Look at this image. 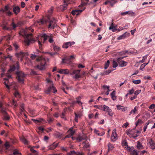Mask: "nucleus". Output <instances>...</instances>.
<instances>
[{
  "label": "nucleus",
  "instance_id": "a19ab883",
  "mask_svg": "<svg viewBox=\"0 0 155 155\" xmlns=\"http://www.w3.org/2000/svg\"><path fill=\"white\" fill-rule=\"evenodd\" d=\"M87 3L88 2H85L83 1L82 0L81 4L79 6V7H82V6H85L86 5H87Z\"/></svg>",
  "mask_w": 155,
  "mask_h": 155
},
{
  "label": "nucleus",
  "instance_id": "cd10ccee",
  "mask_svg": "<svg viewBox=\"0 0 155 155\" xmlns=\"http://www.w3.org/2000/svg\"><path fill=\"white\" fill-rule=\"evenodd\" d=\"M83 143L84 144V145L83 147V149L84 150H85L86 148L89 147L90 146V144L89 143H87L86 141L83 142Z\"/></svg>",
  "mask_w": 155,
  "mask_h": 155
},
{
  "label": "nucleus",
  "instance_id": "a211bd4d",
  "mask_svg": "<svg viewBox=\"0 0 155 155\" xmlns=\"http://www.w3.org/2000/svg\"><path fill=\"white\" fill-rule=\"evenodd\" d=\"M20 8L18 6H15L13 8V12L16 15L20 12Z\"/></svg>",
  "mask_w": 155,
  "mask_h": 155
},
{
  "label": "nucleus",
  "instance_id": "69168bd1",
  "mask_svg": "<svg viewBox=\"0 0 155 155\" xmlns=\"http://www.w3.org/2000/svg\"><path fill=\"white\" fill-rule=\"evenodd\" d=\"M31 74L32 75H35L37 74V73L33 70H31Z\"/></svg>",
  "mask_w": 155,
  "mask_h": 155
},
{
  "label": "nucleus",
  "instance_id": "5fc2aeb1",
  "mask_svg": "<svg viewBox=\"0 0 155 155\" xmlns=\"http://www.w3.org/2000/svg\"><path fill=\"white\" fill-rule=\"evenodd\" d=\"M12 104L13 105H14L15 108L17 106L16 102L14 99H13Z\"/></svg>",
  "mask_w": 155,
  "mask_h": 155
},
{
  "label": "nucleus",
  "instance_id": "423d86ee",
  "mask_svg": "<svg viewBox=\"0 0 155 155\" xmlns=\"http://www.w3.org/2000/svg\"><path fill=\"white\" fill-rule=\"evenodd\" d=\"M80 70H74L72 72H71L70 74L71 75H74V76H73V78H75L76 79H77L81 77V76L80 75Z\"/></svg>",
  "mask_w": 155,
  "mask_h": 155
},
{
  "label": "nucleus",
  "instance_id": "f3484780",
  "mask_svg": "<svg viewBox=\"0 0 155 155\" xmlns=\"http://www.w3.org/2000/svg\"><path fill=\"white\" fill-rule=\"evenodd\" d=\"M58 72L59 73L64 74H68L69 73V71L68 69H61Z\"/></svg>",
  "mask_w": 155,
  "mask_h": 155
},
{
  "label": "nucleus",
  "instance_id": "a18cd8bd",
  "mask_svg": "<svg viewBox=\"0 0 155 155\" xmlns=\"http://www.w3.org/2000/svg\"><path fill=\"white\" fill-rule=\"evenodd\" d=\"M134 84H137L140 83L141 81L140 80H133L132 81Z\"/></svg>",
  "mask_w": 155,
  "mask_h": 155
},
{
  "label": "nucleus",
  "instance_id": "dca6fc26",
  "mask_svg": "<svg viewBox=\"0 0 155 155\" xmlns=\"http://www.w3.org/2000/svg\"><path fill=\"white\" fill-rule=\"evenodd\" d=\"M149 143L150 144L151 148L153 150L154 149H155V141L152 139H150L149 141Z\"/></svg>",
  "mask_w": 155,
  "mask_h": 155
},
{
  "label": "nucleus",
  "instance_id": "864d4df0",
  "mask_svg": "<svg viewBox=\"0 0 155 155\" xmlns=\"http://www.w3.org/2000/svg\"><path fill=\"white\" fill-rule=\"evenodd\" d=\"M108 3H109L110 5L112 6L113 7V4L111 2L109 1V0H107L104 3V4L106 5Z\"/></svg>",
  "mask_w": 155,
  "mask_h": 155
},
{
  "label": "nucleus",
  "instance_id": "b1692460",
  "mask_svg": "<svg viewBox=\"0 0 155 155\" xmlns=\"http://www.w3.org/2000/svg\"><path fill=\"white\" fill-rule=\"evenodd\" d=\"M10 7L6 5L5 7V9H4L2 8L0 10V13L2 12L3 13L4 12H5L7 11H8Z\"/></svg>",
  "mask_w": 155,
  "mask_h": 155
},
{
  "label": "nucleus",
  "instance_id": "bf43d9fd",
  "mask_svg": "<svg viewBox=\"0 0 155 155\" xmlns=\"http://www.w3.org/2000/svg\"><path fill=\"white\" fill-rule=\"evenodd\" d=\"M1 111L2 113L4 115H6L7 114V112L5 111L4 109L3 108H2L1 110Z\"/></svg>",
  "mask_w": 155,
  "mask_h": 155
},
{
  "label": "nucleus",
  "instance_id": "ddd939ff",
  "mask_svg": "<svg viewBox=\"0 0 155 155\" xmlns=\"http://www.w3.org/2000/svg\"><path fill=\"white\" fill-rule=\"evenodd\" d=\"M68 132L69 133V134L66 136V137H70L72 136L75 133V131L74 130H73L71 128H70L68 131Z\"/></svg>",
  "mask_w": 155,
  "mask_h": 155
},
{
  "label": "nucleus",
  "instance_id": "338daca9",
  "mask_svg": "<svg viewBox=\"0 0 155 155\" xmlns=\"http://www.w3.org/2000/svg\"><path fill=\"white\" fill-rule=\"evenodd\" d=\"M155 107V104H152L149 106V108L150 109H154Z\"/></svg>",
  "mask_w": 155,
  "mask_h": 155
},
{
  "label": "nucleus",
  "instance_id": "774afa93",
  "mask_svg": "<svg viewBox=\"0 0 155 155\" xmlns=\"http://www.w3.org/2000/svg\"><path fill=\"white\" fill-rule=\"evenodd\" d=\"M14 155H21V154L20 153H19L18 151H15L13 153Z\"/></svg>",
  "mask_w": 155,
  "mask_h": 155
},
{
  "label": "nucleus",
  "instance_id": "1a4fd4ad",
  "mask_svg": "<svg viewBox=\"0 0 155 155\" xmlns=\"http://www.w3.org/2000/svg\"><path fill=\"white\" fill-rule=\"evenodd\" d=\"M103 110L104 111H106L108 113V114L111 116L113 115V113L112 112V110L108 107L104 105L103 106Z\"/></svg>",
  "mask_w": 155,
  "mask_h": 155
},
{
  "label": "nucleus",
  "instance_id": "f03ea898",
  "mask_svg": "<svg viewBox=\"0 0 155 155\" xmlns=\"http://www.w3.org/2000/svg\"><path fill=\"white\" fill-rule=\"evenodd\" d=\"M17 75V78L18 83L21 84H23L25 74L22 71H17L16 72Z\"/></svg>",
  "mask_w": 155,
  "mask_h": 155
},
{
  "label": "nucleus",
  "instance_id": "5701e85b",
  "mask_svg": "<svg viewBox=\"0 0 155 155\" xmlns=\"http://www.w3.org/2000/svg\"><path fill=\"white\" fill-rule=\"evenodd\" d=\"M116 91H114L110 95L111 97V98L113 101L115 100L116 99V97L115 96Z\"/></svg>",
  "mask_w": 155,
  "mask_h": 155
},
{
  "label": "nucleus",
  "instance_id": "c756f323",
  "mask_svg": "<svg viewBox=\"0 0 155 155\" xmlns=\"http://www.w3.org/2000/svg\"><path fill=\"white\" fill-rule=\"evenodd\" d=\"M49 37L48 38H49L48 41L50 43H52L54 41V40L53 39V37H54L53 35L52 34H49Z\"/></svg>",
  "mask_w": 155,
  "mask_h": 155
},
{
  "label": "nucleus",
  "instance_id": "2eb2a0df",
  "mask_svg": "<svg viewBox=\"0 0 155 155\" xmlns=\"http://www.w3.org/2000/svg\"><path fill=\"white\" fill-rule=\"evenodd\" d=\"M74 58V56L73 55H71L70 57H66L64 59H62V62L63 63H66V62L64 61V60L68 61L69 62H70V60L72 58Z\"/></svg>",
  "mask_w": 155,
  "mask_h": 155
},
{
  "label": "nucleus",
  "instance_id": "e433bc0d",
  "mask_svg": "<svg viewBox=\"0 0 155 155\" xmlns=\"http://www.w3.org/2000/svg\"><path fill=\"white\" fill-rule=\"evenodd\" d=\"M9 116L8 115H7V114L6 115H4V116L3 118V119L4 120H9Z\"/></svg>",
  "mask_w": 155,
  "mask_h": 155
},
{
  "label": "nucleus",
  "instance_id": "0eeeda50",
  "mask_svg": "<svg viewBox=\"0 0 155 155\" xmlns=\"http://www.w3.org/2000/svg\"><path fill=\"white\" fill-rule=\"evenodd\" d=\"M28 55V54L27 53H24L22 51H21L19 52L16 53H15V55L18 58H20V60L21 61H22L23 58L25 56H27Z\"/></svg>",
  "mask_w": 155,
  "mask_h": 155
},
{
  "label": "nucleus",
  "instance_id": "052dcab7",
  "mask_svg": "<svg viewBox=\"0 0 155 155\" xmlns=\"http://www.w3.org/2000/svg\"><path fill=\"white\" fill-rule=\"evenodd\" d=\"M11 25L12 27L13 28V29H15V28L17 27V25L15 24L14 22H12L11 24Z\"/></svg>",
  "mask_w": 155,
  "mask_h": 155
},
{
  "label": "nucleus",
  "instance_id": "8fccbe9b",
  "mask_svg": "<svg viewBox=\"0 0 155 155\" xmlns=\"http://www.w3.org/2000/svg\"><path fill=\"white\" fill-rule=\"evenodd\" d=\"M147 59V55L144 56L143 57L142 60L140 61V62L141 63H143Z\"/></svg>",
  "mask_w": 155,
  "mask_h": 155
},
{
  "label": "nucleus",
  "instance_id": "473e14b6",
  "mask_svg": "<svg viewBox=\"0 0 155 155\" xmlns=\"http://www.w3.org/2000/svg\"><path fill=\"white\" fill-rule=\"evenodd\" d=\"M108 150H112L114 147L113 145L110 143L108 144Z\"/></svg>",
  "mask_w": 155,
  "mask_h": 155
},
{
  "label": "nucleus",
  "instance_id": "de8ad7c7",
  "mask_svg": "<svg viewBox=\"0 0 155 155\" xmlns=\"http://www.w3.org/2000/svg\"><path fill=\"white\" fill-rule=\"evenodd\" d=\"M13 45L15 48V49L17 50L19 48V46L18 44L16 43L15 42L13 44Z\"/></svg>",
  "mask_w": 155,
  "mask_h": 155
},
{
  "label": "nucleus",
  "instance_id": "f257e3e1",
  "mask_svg": "<svg viewBox=\"0 0 155 155\" xmlns=\"http://www.w3.org/2000/svg\"><path fill=\"white\" fill-rule=\"evenodd\" d=\"M38 52L41 53V52L38 49H37L36 52L34 54H31L30 58L32 59L36 58V61L40 62V64L37 66V68L40 70H42L45 69V66L47 61H48L49 59L43 58L41 55L38 54Z\"/></svg>",
  "mask_w": 155,
  "mask_h": 155
},
{
  "label": "nucleus",
  "instance_id": "603ef678",
  "mask_svg": "<svg viewBox=\"0 0 155 155\" xmlns=\"http://www.w3.org/2000/svg\"><path fill=\"white\" fill-rule=\"evenodd\" d=\"M94 107L100 110H102L103 108V106H102V105L98 106L97 105H94Z\"/></svg>",
  "mask_w": 155,
  "mask_h": 155
},
{
  "label": "nucleus",
  "instance_id": "6ab92c4d",
  "mask_svg": "<svg viewBox=\"0 0 155 155\" xmlns=\"http://www.w3.org/2000/svg\"><path fill=\"white\" fill-rule=\"evenodd\" d=\"M117 25H116L115 26H114L113 23H112L109 27V29L110 30H112V31L113 32H115L117 30Z\"/></svg>",
  "mask_w": 155,
  "mask_h": 155
},
{
  "label": "nucleus",
  "instance_id": "7ed1b4c3",
  "mask_svg": "<svg viewBox=\"0 0 155 155\" xmlns=\"http://www.w3.org/2000/svg\"><path fill=\"white\" fill-rule=\"evenodd\" d=\"M22 35L25 37V39L24 41V44L27 46H28L30 43L31 41H33L32 38V34H26L25 33L24 35Z\"/></svg>",
  "mask_w": 155,
  "mask_h": 155
},
{
  "label": "nucleus",
  "instance_id": "c9c22d12",
  "mask_svg": "<svg viewBox=\"0 0 155 155\" xmlns=\"http://www.w3.org/2000/svg\"><path fill=\"white\" fill-rule=\"evenodd\" d=\"M143 123V122L141 119H139L137 122L135 123V124L136 125V127L137 126Z\"/></svg>",
  "mask_w": 155,
  "mask_h": 155
},
{
  "label": "nucleus",
  "instance_id": "6e6552de",
  "mask_svg": "<svg viewBox=\"0 0 155 155\" xmlns=\"http://www.w3.org/2000/svg\"><path fill=\"white\" fill-rule=\"evenodd\" d=\"M63 5H61L59 7L60 9L62 11H64L67 8V7L68 5L70 4L69 1L67 0H63Z\"/></svg>",
  "mask_w": 155,
  "mask_h": 155
},
{
  "label": "nucleus",
  "instance_id": "a878e982",
  "mask_svg": "<svg viewBox=\"0 0 155 155\" xmlns=\"http://www.w3.org/2000/svg\"><path fill=\"white\" fill-rule=\"evenodd\" d=\"M117 109L118 110H121L122 111H124L125 109L124 107L123 106H121L120 105H117Z\"/></svg>",
  "mask_w": 155,
  "mask_h": 155
},
{
  "label": "nucleus",
  "instance_id": "c85d7f7f",
  "mask_svg": "<svg viewBox=\"0 0 155 155\" xmlns=\"http://www.w3.org/2000/svg\"><path fill=\"white\" fill-rule=\"evenodd\" d=\"M126 35L127 34L126 33H124L123 35L118 37L117 38V40H120L122 39L125 38L127 37Z\"/></svg>",
  "mask_w": 155,
  "mask_h": 155
},
{
  "label": "nucleus",
  "instance_id": "13d9d810",
  "mask_svg": "<svg viewBox=\"0 0 155 155\" xmlns=\"http://www.w3.org/2000/svg\"><path fill=\"white\" fill-rule=\"evenodd\" d=\"M134 90L133 88H132L130 90L128 91L129 93L130 94H132L134 92Z\"/></svg>",
  "mask_w": 155,
  "mask_h": 155
},
{
  "label": "nucleus",
  "instance_id": "0e129e2a",
  "mask_svg": "<svg viewBox=\"0 0 155 155\" xmlns=\"http://www.w3.org/2000/svg\"><path fill=\"white\" fill-rule=\"evenodd\" d=\"M14 95L15 97H19L20 96V94L17 91H15L14 93Z\"/></svg>",
  "mask_w": 155,
  "mask_h": 155
},
{
  "label": "nucleus",
  "instance_id": "39448f33",
  "mask_svg": "<svg viewBox=\"0 0 155 155\" xmlns=\"http://www.w3.org/2000/svg\"><path fill=\"white\" fill-rule=\"evenodd\" d=\"M126 57V56H124L122 57H120L117 59V62H118L119 64L120 67H123L126 66L127 65V62L123 61H120V60Z\"/></svg>",
  "mask_w": 155,
  "mask_h": 155
},
{
  "label": "nucleus",
  "instance_id": "393cba45",
  "mask_svg": "<svg viewBox=\"0 0 155 155\" xmlns=\"http://www.w3.org/2000/svg\"><path fill=\"white\" fill-rule=\"evenodd\" d=\"M127 134L128 135H129L130 137H133L134 138H135L136 137L138 136V135L137 134L136 136H132V130H131L129 131H127Z\"/></svg>",
  "mask_w": 155,
  "mask_h": 155
},
{
  "label": "nucleus",
  "instance_id": "9b49d317",
  "mask_svg": "<svg viewBox=\"0 0 155 155\" xmlns=\"http://www.w3.org/2000/svg\"><path fill=\"white\" fill-rule=\"evenodd\" d=\"M57 91V90L52 85L49 87L48 89L45 91V93L46 94H49L50 92H52L54 93H55Z\"/></svg>",
  "mask_w": 155,
  "mask_h": 155
},
{
  "label": "nucleus",
  "instance_id": "f8f14e48",
  "mask_svg": "<svg viewBox=\"0 0 155 155\" xmlns=\"http://www.w3.org/2000/svg\"><path fill=\"white\" fill-rule=\"evenodd\" d=\"M16 65V67L15 65H13L11 67L10 69L8 70V71L9 72L13 71L16 69L18 70L19 68V65L18 62H17Z\"/></svg>",
  "mask_w": 155,
  "mask_h": 155
},
{
  "label": "nucleus",
  "instance_id": "680f3d73",
  "mask_svg": "<svg viewBox=\"0 0 155 155\" xmlns=\"http://www.w3.org/2000/svg\"><path fill=\"white\" fill-rule=\"evenodd\" d=\"M77 10L78 11V12H76V14L77 15H79L80 13L82 12L84 10Z\"/></svg>",
  "mask_w": 155,
  "mask_h": 155
},
{
  "label": "nucleus",
  "instance_id": "7c9ffc66",
  "mask_svg": "<svg viewBox=\"0 0 155 155\" xmlns=\"http://www.w3.org/2000/svg\"><path fill=\"white\" fill-rule=\"evenodd\" d=\"M4 80H6V81H5L4 82V84H5L6 87L8 89H9V85L8 84V79L7 78H4Z\"/></svg>",
  "mask_w": 155,
  "mask_h": 155
},
{
  "label": "nucleus",
  "instance_id": "49530a36",
  "mask_svg": "<svg viewBox=\"0 0 155 155\" xmlns=\"http://www.w3.org/2000/svg\"><path fill=\"white\" fill-rule=\"evenodd\" d=\"M11 9L12 8H10L9 9L8 11H7V12H6V14L9 16H11L12 14V12L10 11V10H11Z\"/></svg>",
  "mask_w": 155,
  "mask_h": 155
},
{
  "label": "nucleus",
  "instance_id": "6e6d98bb",
  "mask_svg": "<svg viewBox=\"0 0 155 155\" xmlns=\"http://www.w3.org/2000/svg\"><path fill=\"white\" fill-rule=\"evenodd\" d=\"M111 71H112L111 70H108L106 71H105L104 72V75L108 74H109V73H111Z\"/></svg>",
  "mask_w": 155,
  "mask_h": 155
},
{
  "label": "nucleus",
  "instance_id": "f704fd0d",
  "mask_svg": "<svg viewBox=\"0 0 155 155\" xmlns=\"http://www.w3.org/2000/svg\"><path fill=\"white\" fill-rule=\"evenodd\" d=\"M54 135L56 137L59 138L61 136L62 134L58 132H56L54 134Z\"/></svg>",
  "mask_w": 155,
  "mask_h": 155
},
{
  "label": "nucleus",
  "instance_id": "4d7b16f0",
  "mask_svg": "<svg viewBox=\"0 0 155 155\" xmlns=\"http://www.w3.org/2000/svg\"><path fill=\"white\" fill-rule=\"evenodd\" d=\"M38 44L39 45V48L41 49H42V44H41V41L39 40H38Z\"/></svg>",
  "mask_w": 155,
  "mask_h": 155
},
{
  "label": "nucleus",
  "instance_id": "09e8293b",
  "mask_svg": "<svg viewBox=\"0 0 155 155\" xmlns=\"http://www.w3.org/2000/svg\"><path fill=\"white\" fill-rule=\"evenodd\" d=\"M53 48L54 51H57L59 50L60 48L57 46H54Z\"/></svg>",
  "mask_w": 155,
  "mask_h": 155
},
{
  "label": "nucleus",
  "instance_id": "4468645a",
  "mask_svg": "<svg viewBox=\"0 0 155 155\" xmlns=\"http://www.w3.org/2000/svg\"><path fill=\"white\" fill-rule=\"evenodd\" d=\"M49 34L47 35L45 33L42 34L41 35V38H43V43H44L46 40H47L48 38L49 37Z\"/></svg>",
  "mask_w": 155,
  "mask_h": 155
},
{
  "label": "nucleus",
  "instance_id": "20e7f679",
  "mask_svg": "<svg viewBox=\"0 0 155 155\" xmlns=\"http://www.w3.org/2000/svg\"><path fill=\"white\" fill-rule=\"evenodd\" d=\"M53 20H50L49 18L48 17V22L49 23L48 26V28L54 29V28L56 27V20L54 18H53Z\"/></svg>",
  "mask_w": 155,
  "mask_h": 155
},
{
  "label": "nucleus",
  "instance_id": "2f4dec72",
  "mask_svg": "<svg viewBox=\"0 0 155 155\" xmlns=\"http://www.w3.org/2000/svg\"><path fill=\"white\" fill-rule=\"evenodd\" d=\"M137 148L139 149H142L143 147L142 145L139 141H138L137 142Z\"/></svg>",
  "mask_w": 155,
  "mask_h": 155
},
{
  "label": "nucleus",
  "instance_id": "ea45409f",
  "mask_svg": "<svg viewBox=\"0 0 155 155\" xmlns=\"http://www.w3.org/2000/svg\"><path fill=\"white\" fill-rule=\"evenodd\" d=\"M21 140L24 144L26 145L28 144V141L25 138L23 137L21 138Z\"/></svg>",
  "mask_w": 155,
  "mask_h": 155
},
{
  "label": "nucleus",
  "instance_id": "412c9836",
  "mask_svg": "<svg viewBox=\"0 0 155 155\" xmlns=\"http://www.w3.org/2000/svg\"><path fill=\"white\" fill-rule=\"evenodd\" d=\"M71 43L70 42H67L64 44L62 46V47L64 48H67L69 46H71Z\"/></svg>",
  "mask_w": 155,
  "mask_h": 155
},
{
  "label": "nucleus",
  "instance_id": "aec40b11",
  "mask_svg": "<svg viewBox=\"0 0 155 155\" xmlns=\"http://www.w3.org/2000/svg\"><path fill=\"white\" fill-rule=\"evenodd\" d=\"M48 21V19L46 20V19H40L39 21H38L37 22L40 25H41L46 23Z\"/></svg>",
  "mask_w": 155,
  "mask_h": 155
},
{
  "label": "nucleus",
  "instance_id": "72a5a7b5",
  "mask_svg": "<svg viewBox=\"0 0 155 155\" xmlns=\"http://www.w3.org/2000/svg\"><path fill=\"white\" fill-rule=\"evenodd\" d=\"M137 107H135L134 110H132L130 112V115L131 114L133 113L134 114L136 113V111H137Z\"/></svg>",
  "mask_w": 155,
  "mask_h": 155
},
{
  "label": "nucleus",
  "instance_id": "79ce46f5",
  "mask_svg": "<svg viewBox=\"0 0 155 155\" xmlns=\"http://www.w3.org/2000/svg\"><path fill=\"white\" fill-rule=\"evenodd\" d=\"M109 64H110L109 61L107 60L104 64V68L105 69H107L108 68V67L109 66Z\"/></svg>",
  "mask_w": 155,
  "mask_h": 155
},
{
  "label": "nucleus",
  "instance_id": "58836bf2",
  "mask_svg": "<svg viewBox=\"0 0 155 155\" xmlns=\"http://www.w3.org/2000/svg\"><path fill=\"white\" fill-rule=\"evenodd\" d=\"M149 63H145L141 64L140 66V70H143V69Z\"/></svg>",
  "mask_w": 155,
  "mask_h": 155
},
{
  "label": "nucleus",
  "instance_id": "3c124183",
  "mask_svg": "<svg viewBox=\"0 0 155 155\" xmlns=\"http://www.w3.org/2000/svg\"><path fill=\"white\" fill-rule=\"evenodd\" d=\"M131 154L132 155H138V153L137 151L134 150L131 152Z\"/></svg>",
  "mask_w": 155,
  "mask_h": 155
},
{
  "label": "nucleus",
  "instance_id": "bb28decb",
  "mask_svg": "<svg viewBox=\"0 0 155 155\" xmlns=\"http://www.w3.org/2000/svg\"><path fill=\"white\" fill-rule=\"evenodd\" d=\"M85 138L86 137L85 136H81L79 135L77 138L76 140L80 142L83 140L85 139Z\"/></svg>",
  "mask_w": 155,
  "mask_h": 155
},
{
  "label": "nucleus",
  "instance_id": "4c0bfd02",
  "mask_svg": "<svg viewBox=\"0 0 155 155\" xmlns=\"http://www.w3.org/2000/svg\"><path fill=\"white\" fill-rule=\"evenodd\" d=\"M43 119L42 118H40L38 120H36L35 119H32V120L34 122H35V123H37L38 122H41L42 120H43Z\"/></svg>",
  "mask_w": 155,
  "mask_h": 155
},
{
  "label": "nucleus",
  "instance_id": "c03bdc74",
  "mask_svg": "<svg viewBox=\"0 0 155 155\" xmlns=\"http://www.w3.org/2000/svg\"><path fill=\"white\" fill-rule=\"evenodd\" d=\"M4 145L7 149L9 148L11 146V145L9 144V143L8 142H6L5 144Z\"/></svg>",
  "mask_w": 155,
  "mask_h": 155
},
{
  "label": "nucleus",
  "instance_id": "4be33fe9",
  "mask_svg": "<svg viewBox=\"0 0 155 155\" xmlns=\"http://www.w3.org/2000/svg\"><path fill=\"white\" fill-rule=\"evenodd\" d=\"M54 143L51 145H50L49 147V149L50 150H53L55 149L57 146H58V143H57L56 144H54Z\"/></svg>",
  "mask_w": 155,
  "mask_h": 155
},
{
  "label": "nucleus",
  "instance_id": "e2e57ef3",
  "mask_svg": "<svg viewBox=\"0 0 155 155\" xmlns=\"http://www.w3.org/2000/svg\"><path fill=\"white\" fill-rule=\"evenodd\" d=\"M141 92V90H137L134 92V94L136 95V96H137V95H138L139 94H140Z\"/></svg>",
  "mask_w": 155,
  "mask_h": 155
},
{
  "label": "nucleus",
  "instance_id": "9d476101",
  "mask_svg": "<svg viewBox=\"0 0 155 155\" xmlns=\"http://www.w3.org/2000/svg\"><path fill=\"white\" fill-rule=\"evenodd\" d=\"M117 139V136L116 133V130L114 129L112 131V135L111 136V140L112 141L114 142Z\"/></svg>",
  "mask_w": 155,
  "mask_h": 155
},
{
  "label": "nucleus",
  "instance_id": "37998d69",
  "mask_svg": "<svg viewBox=\"0 0 155 155\" xmlns=\"http://www.w3.org/2000/svg\"><path fill=\"white\" fill-rule=\"evenodd\" d=\"M117 63L115 61H113V68H115L118 66Z\"/></svg>",
  "mask_w": 155,
  "mask_h": 155
}]
</instances>
